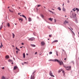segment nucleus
<instances>
[{
  "instance_id": "37998d69",
  "label": "nucleus",
  "mask_w": 79,
  "mask_h": 79,
  "mask_svg": "<svg viewBox=\"0 0 79 79\" xmlns=\"http://www.w3.org/2000/svg\"><path fill=\"white\" fill-rule=\"evenodd\" d=\"M22 47H23V46L21 47H20V48H22Z\"/></svg>"
},
{
  "instance_id": "c756f323",
  "label": "nucleus",
  "mask_w": 79,
  "mask_h": 79,
  "mask_svg": "<svg viewBox=\"0 0 79 79\" xmlns=\"http://www.w3.org/2000/svg\"><path fill=\"white\" fill-rule=\"evenodd\" d=\"M49 54H52V52H49Z\"/></svg>"
},
{
  "instance_id": "ddd939ff",
  "label": "nucleus",
  "mask_w": 79,
  "mask_h": 79,
  "mask_svg": "<svg viewBox=\"0 0 79 79\" xmlns=\"http://www.w3.org/2000/svg\"><path fill=\"white\" fill-rule=\"evenodd\" d=\"M53 19L52 18H50L49 19V20H50V21H53Z\"/></svg>"
},
{
  "instance_id": "a878e982",
  "label": "nucleus",
  "mask_w": 79,
  "mask_h": 79,
  "mask_svg": "<svg viewBox=\"0 0 79 79\" xmlns=\"http://www.w3.org/2000/svg\"><path fill=\"white\" fill-rule=\"evenodd\" d=\"M12 35L13 38H15V34L14 33H12Z\"/></svg>"
},
{
  "instance_id": "69168bd1",
  "label": "nucleus",
  "mask_w": 79,
  "mask_h": 79,
  "mask_svg": "<svg viewBox=\"0 0 79 79\" xmlns=\"http://www.w3.org/2000/svg\"><path fill=\"white\" fill-rule=\"evenodd\" d=\"M72 12H73V11H71V13H72Z\"/></svg>"
},
{
  "instance_id": "49530a36",
  "label": "nucleus",
  "mask_w": 79,
  "mask_h": 79,
  "mask_svg": "<svg viewBox=\"0 0 79 79\" xmlns=\"http://www.w3.org/2000/svg\"><path fill=\"white\" fill-rule=\"evenodd\" d=\"M22 45H24V43H22Z\"/></svg>"
},
{
  "instance_id": "338daca9",
  "label": "nucleus",
  "mask_w": 79,
  "mask_h": 79,
  "mask_svg": "<svg viewBox=\"0 0 79 79\" xmlns=\"http://www.w3.org/2000/svg\"><path fill=\"white\" fill-rule=\"evenodd\" d=\"M44 8H45V7L44 6Z\"/></svg>"
},
{
  "instance_id": "13d9d810",
  "label": "nucleus",
  "mask_w": 79,
  "mask_h": 79,
  "mask_svg": "<svg viewBox=\"0 0 79 79\" xmlns=\"http://www.w3.org/2000/svg\"><path fill=\"white\" fill-rule=\"evenodd\" d=\"M35 72H33V74L34 73H35Z\"/></svg>"
},
{
  "instance_id": "bf43d9fd",
  "label": "nucleus",
  "mask_w": 79,
  "mask_h": 79,
  "mask_svg": "<svg viewBox=\"0 0 79 79\" xmlns=\"http://www.w3.org/2000/svg\"><path fill=\"white\" fill-rule=\"evenodd\" d=\"M20 16H22V15H20Z\"/></svg>"
},
{
  "instance_id": "bb28decb",
  "label": "nucleus",
  "mask_w": 79,
  "mask_h": 79,
  "mask_svg": "<svg viewBox=\"0 0 79 79\" xmlns=\"http://www.w3.org/2000/svg\"><path fill=\"white\" fill-rule=\"evenodd\" d=\"M9 61H10V62H13V60H9Z\"/></svg>"
},
{
  "instance_id": "9b49d317",
  "label": "nucleus",
  "mask_w": 79,
  "mask_h": 79,
  "mask_svg": "<svg viewBox=\"0 0 79 79\" xmlns=\"http://www.w3.org/2000/svg\"><path fill=\"white\" fill-rule=\"evenodd\" d=\"M18 68V67L16 66H15L14 67V70H15L16 69H17Z\"/></svg>"
},
{
  "instance_id": "864d4df0",
  "label": "nucleus",
  "mask_w": 79,
  "mask_h": 79,
  "mask_svg": "<svg viewBox=\"0 0 79 79\" xmlns=\"http://www.w3.org/2000/svg\"><path fill=\"white\" fill-rule=\"evenodd\" d=\"M63 6H64V3H63Z\"/></svg>"
},
{
  "instance_id": "6e6552de",
  "label": "nucleus",
  "mask_w": 79,
  "mask_h": 79,
  "mask_svg": "<svg viewBox=\"0 0 79 79\" xmlns=\"http://www.w3.org/2000/svg\"><path fill=\"white\" fill-rule=\"evenodd\" d=\"M58 42V40H55L53 41V42H52V44H53V43H55V42Z\"/></svg>"
},
{
  "instance_id": "72a5a7b5",
  "label": "nucleus",
  "mask_w": 79,
  "mask_h": 79,
  "mask_svg": "<svg viewBox=\"0 0 79 79\" xmlns=\"http://www.w3.org/2000/svg\"><path fill=\"white\" fill-rule=\"evenodd\" d=\"M56 54L57 55V56H58V52L57 51H56Z\"/></svg>"
},
{
  "instance_id": "7c9ffc66",
  "label": "nucleus",
  "mask_w": 79,
  "mask_h": 79,
  "mask_svg": "<svg viewBox=\"0 0 79 79\" xmlns=\"http://www.w3.org/2000/svg\"><path fill=\"white\" fill-rule=\"evenodd\" d=\"M73 11H76V9H73Z\"/></svg>"
},
{
  "instance_id": "c03bdc74",
  "label": "nucleus",
  "mask_w": 79,
  "mask_h": 79,
  "mask_svg": "<svg viewBox=\"0 0 79 79\" xmlns=\"http://www.w3.org/2000/svg\"><path fill=\"white\" fill-rule=\"evenodd\" d=\"M11 64H14V63L13 62H12L11 63Z\"/></svg>"
},
{
  "instance_id": "c85d7f7f",
  "label": "nucleus",
  "mask_w": 79,
  "mask_h": 79,
  "mask_svg": "<svg viewBox=\"0 0 79 79\" xmlns=\"http://www.w3.org/2000/svg\"><path fill=\"white\" fill-rule=\"evenodd\" d=\"M2 47H3V45H2V43H1V46L0 47L1 48H2Z\"/></svg>"
},
{
  "instance_id": "0eeeda50",
  "label": "nucleus",
  "mask_w": 79,
  "mask_h": 79,
  "mask_svg": "<svg viewBox=\"0 0 79 79\" xmlns=\"http://www.w3.org/2000/svg\"><path fill=\"white\" fill-rule=\"evenodd\" d=\"M41 45L43 46L44 45H45V42H44V41H42L41 42Z\"/></svg>"
},
{
  "instance_id": "39448f33",
  "label": "nucleus",
  "mask_w": 79,
  "mask_h": 79,
  "mask_svg": "<svg viewBox=\"0 0 79 79\" xmlns=\"http://www.w3.org/2000/svg\"><path fill=\"white\" fill-rule=\"evenodd\" d=\"M68 23H69V22H68V21L65 20L64 22V24H68Z\"/></svg>"
},
{
  "instance_id": "412c9836",
  "label": "nucleus",
  "mask_w": 79,
  "mask_h": 79,
  "mask_svg": "<svg viewBox=\"0 0 79 79\" xmlns=\"http://www.w3.org/2000/svg\"><path fill=\"white\" fill-rule=\"evenodd\" d=\"M63 10L64 11H66V10L65 9H64V7H63Z\"/></svg>"
},
{
  "instance_id": "6e6d98bb",
  "label": "nucleus",
  "mask_w": 79,
  "mask_h": 79,
  "mask_svg": "<svg viewBox=\"0 0 79 79\" xmlns=\"http://www.w3.org/2000/svg\"><path fill=\"white\" fill-rule=\"evenodd\" d=\"M8 8H10V6L8 7Z\"/></svg>"
},
{
  "instance_id": "7ed1b4c3",
  "label": "nucleus",
  "mask_w": 79,
  "mask_h": 79,
  "mask_svg": "<svg viewBox=\"0 0 79 79\" xmlns=\"http://www.w3.org/2000/svg\"><path fill=\"white\" fill-rule=\"evenodd\" d=\"M35 40V38H34V37H32L28 39V40L30 41H33V40Z\"/></svg>"
},
{
  "instance_id": "2eb2a0df",
  "label": "nucleus",
  "mask_w": 79,
  "mask_h": 79,
  "mask_svg": "<svg viewBox=\"0 0 79 79\" xmlns=\"http://www.w3.org/2000/svg\"><path fill=\"white\" fill-rule=\"evenodd\" d=\"M6 58L7 59L9 58V56L8 55L6 56Z\"/></svg>"
},
{
  "instance_id": "6ab92c4d",
  "label": "nucleus",
  "mask_w": 79,
  "mask_h": 79,
  "mask_svg": "<svg viewBox=\"0 0 79 79\" xmlns=\"http://www.w3.org/2000/svg\"><path fill=\"white\" fill-rule=\"evenodd\" d=\"M2 27H3V26L1 25L0 27V30H1V29H2Z\"/></svg>"
},
{
  "instance_id": "b1692460",
  "label": "nucleus",
  "mask_w": 79,
  "mask_h": 79,
  "mask_svg": "<svg viewBox=\"0 0 79 79\" xmlns=\"http://www.w3.org/2000/svg\"><path fill=\"white\" fill-rule=\"evenodd\" d=\"M69 29H70V30H71V31L72 32H73V33L74 35H75V34H74V32H73V31H72V30H71V29H70V28H69Z\"/></svg>"
},
{
  "instance_id": "f257e3e1",
  "label": "nucleus",
  "mask_w": 79,
  "mask_h": 79,
  "mask_svg": "<svg viewBox=\"0 0 79 79\" xmlns=\"http://www.w3.org/2000/svg\"><path fill=\"white\" fill-rule=\"evenodd\" d=\"M54 61V62H55H55L57 61V62H58V63H59L60 64V65H62V64L63 65V61H60L57 59H54V60L50 59L49 60V61Z\"/></svg>"
},
{
  "instance_id": "603ef678",
  "label": "nucleus",
  "mask_w": 79,
  "mask_h": 79,
  "mask_svg": "<svg viewBox=\"0 0 79 79\" xmlns=\"http://www.w3.org/2000/svg\"><path fill=\"white\" fill-rule=\"evenodd\" d=\"M20 8H20V7H19V9H20Z\"/></svg>"
},
{
  "instance_id": "a211bd4d",
  "label": "nucleus",
  "mask_w": 79,
  "mask_h": 79,
  "mask_svg": "<svg viewBox=\"0 0 79 79\" xmlns=\"http://www.w3.org/2000/svg\"><path fill=\"white\" fill-rule=\"evenodd\" d=\"M48 11H49V12H50V13H52V14H54V13L53 12V11L49 10H48Z\"/></svg>"
},
{
  "instance_id": "774afa93",
  "label": "nucleus",
  "mask_w": 79,
  "mask_h": 79,
  "mask_svg": "<svg viewBox=\"0 0 79 79\" xmlns=\"http://www.w3.org/2000/svg\"><path fill=\"white\" fill-rule=\"evenodd\" d=\"M65 17H66V15H65Z\"/></svg>"
},
{
  "instance_id": "473e14b6",
  "label": "nucleus",
  "mask_w": 79,
  "mask_h": 79,
  "mask_svg": "<svg viewBox=\"0 0 79 79\" xmlns=\"http://www.w3.org/2000/svg\"><path fill=\"white\" fill-rule=\"evenodd\" d=\"M61 71L59 70L58 72V73H60L61 72Z\"/></svg>"
},
{
  "instance_id": "680f3d73",
  "label": "nucleus",
  "mask_w": 79,
  "mask_h": 79,
  "mask_svg": "<svg viewBox=\"0 0 79 79\" xmlns=\"http://www.w3.org/2000/svg\"><path fill=\"white\" fill-rule=\"evenodd\" d=\"M12 47H14V46H13V45H12Z\"/></svg>"
},
{
  "instance_id": "393cba45",
  "label": "nucleus",
  "mask_w": 79,
  "mask_h": 79,
  "mask_svg": "<svg viewBox=\"0 0 79 79\" xmlns=\"http://www.w3.org/2000/svg\"><path fill=\"white\" fill-rule=\"evenodd\" d=\"M69 29H70V30H71V31L72 32H73V33L74 35H75V34H74V32H73V31H72V30H71V29H70V28H69Z\"/></svg>"
},
{
  "instance_id": "de8ad7c7",
  "label": "nucleus",
  "mask_w": 79,
  "mask_h": 79,
  "mask_svg": "<svg viewBox=\"0 0 79 79\" xmlns=\"http://www.w3.org/2000/svg\"><path fill=\"white\" fill-rule=\"evenodd\" d=\"M72 15H73V16H74V15H73V14H72Z\"/></svg>"
},
{
  "instance_id": "79ce46f5",
  "label": "nucleus",
  "mask_w": 79,
  "mask_h": 79,
  "mask_svg": "<svg viewBox=\"0 0 79 79\" xmlns=\"http://www.w3.org/2000/svg\"><path fill=\"white\" fill-rule=\"evenodd\" d=\"M37 52H35V55H36V54H37Z\"/></svg>"
},
{
  "instance_id": "20e7f679",
  "label": "nucleus",
  "mask_w": 79,
  "mask_h": 79,
  "mask_svg": "<svg viewBox=\"0 0 79 79\" xmlns=\"http://www.w3.org/2000/svg\"><path fill=\"white\" fill-rule=\"evenodd\" d=\"M49 75L50 76H51V77H55V76H54V75H53V73H52V71H50V72H49Z\"/></svg>"
},
{
  "instance_id": "c9c22d12",
  "label": "nucleus",
  "mask_w": 79,
  "mask_h": 79,
  "mask_svg": "<svg viewBox=\"0 0 79 79\" xmlns=\"http://www.w3.org/2000/svg\"><path fill=\"white\" fill-rule=\"evenodd\" d=\"M41 6V5H38L37 6L38 7H40V6Z\"/></svg>"
},
{
  "instance_id": "5701e85b",
  "label": "nucleus",
  "mask_w": 79,
  "mask_h": 79,
  "mask_svg": "<svg viewBox=\"0 0 79 79\" xmlns=\"http://www.w3.org/2000/svg\"><path fill=\"white\" fill-rule=\"evenodd\" d=\"M9 11H10V12H11L12 13H13V10H11L10 9L9 10Z\"/></svg>"
},
{
  "instance_id": "09e8293b",
  "label": "nucleus",
  "mask_w": 79,
  "mask_h": 79,
  "mask_svg": "<svg viewBox=\"0 0 79 79\" xmlns=\"http://www.w3.org/2000/svg\"><path fill=\"white\" fill-rule=\"evenodd\" d=\"M62 50H63V52H65V51H64V50L62 49Z\"/></svg>"
},
{
  "instance_id": "f704fd0d",
  "label": "nucleus",
  "mask_w": 79,
  "mask_h": 79,
  "mask_svg": "<svg viewBox=\"0 0 79 79\" xmlns=\"http://www.w3.org/2000/svg\"><path fill=\"white\" fill-rule=\"evenodd\" d=\"M49 37H52V35H49Z\"/></svg>"
},
{
  "instance_id": "ea45409f",
  "label": "nucleus",
  "mask_w": 79,
  "mask_h": 79,
  "mask_svg": "<svg viewBox=\"0 0 79 79\" xmlns=\"http://www.w3.org/2000/svg\"><path fill=\"white\" fill-rule=\"evenodd\" d=\"M24 63H26L27 64H28V62H24Z\"/></svg>"
},
{
  "instance_id": "aec40b11",
  "label": "nucleus",
  "mask_w": 79,
  "mask_h": 79,
  "mask_svg": "<svg viewBox=\"0 0 79 79\" xmlns=\"http://www.w3.org/2000/svg\"><path fill=\"white\" fill-rule=\"evenodd\" d=\"M7 25L8 27H10V23H7Z\"/></svg>"
},
{
  "instance_id": "e433bc0d",
  "label": "nucleus",
  "mask_w": 79,
  "mask_h": 79,
  "mask_svg": "<svg viewBox=\"0 0 79 79\" xmlns=\"http://www.w3.org/2000/svg\"><path fill=\"white\" fill-rule=\"evenodd\" d=\"M62 73H63V74H65V73H64V71H62Z\"/></svg>"
},
{
  "instance_id": "2f4dec72",
  "label": "nucleus",
  "mask_w": 79,
  "mask_h": 79,
  "mask_svg": "<svg viewBox=\"0 0 79 79\" xmlns=\"http://www.w3.org/2000/svg\"><path fill=\"white\" fill-rule=\"evenodd\" d=\"M76 10H77V11H79V9L77 8H76Z\"/></svg>"
},
{
  "instance_id": "9d476101",
  "label": "nucleus",
  "mask_w": 79,
  "mask_h": 79,
  "mask_svg": "<svg viewBox=\"0 0 79 79\" xmlns=\"http://www.w3.org/2000/svg\"><path fill=\"white\" fill-rule=\"evenodd\" d=\"M31 46L32 47H35V45L34 44H31Z\"/></svg>"
},
{
  "instance_id": "f3484780",
  "label": "nucleus",
  "mask_w": 79,
  "mask_h": 79,
  "mask_svg": "<svg viewBox=\"0 0 79 79\" xmlns=\"http://www.w3.org/2000/svg\"><path fill=\"white\" fill-rule=\"evenodd\" d=\"M57 9L58 10H59V11H61V8H60V7H58Z\"/></svg>"
},
{
  "instance_id": "4be33fe9",
  "label": "nucleus",
  "mask_w": 79,
  "mask_h": 79,
  "mask_svg": "<svg viewBox=\"0 0 79 79\" xmlns=\"http://www.w3.org/2000/svg\"><path fill=\"white\" fill-rule=\"evenodd\" d=\"M41 16L42 17V18H44V16L42 14L41 15Z\"/></svg>"
},
{
  "instance_id": "cd10ccee",
  "label": "nucleus",
  "mask_w": 79,
  "mask_h": 79,
  "mask_svg": "<svg viewBox=\"0 0 79 79\" xmlns=\"http://www.w3.org/2000/svg\"><path fill=\"white\" fill-rule=\"evenodd\" d=\"M16 50H18L19 51V49H18L17 47H16Z\"/></svg>"
},
{
  "instance_id": "58836bf2",
  "label": "nucleus",
  "mask_w": 79,
  "mask_h": 79,
  "mask_svg": "<svg viewBox=\"0 0 79 79\" xmlns=\"http://www.w3.org/2000/svg\"><path fill=\"white\" fill-rule=\"evenodd\" d=\"M16 52L17 54L18 53V51H16Z\"/></svg>"
},
{
  "instance_id": "8fccbe9b",
  "label": "nucleus",
  "mask_w": 79,
  "mask_h": 79,
  "mask_svg": "<svg viewBox=\"0 0 79 79\" xmlns=\"http://www.w3.org/2000/svg\"><path fill=\"white\" fill-rule=\"evenodd\" d=\"M66 60V58H65L64 59V60Z\"/></svg>"
},
{
  "instance_id": "a19ab883",
  "label": "nucleus",
  "mask_w": 79,
  "mask_h": 79,
  "mask_svg": "<svg viewBox=\"0 0 79 79\" xmlns=\"http://www.w3.org/2000/svg\"><path fill=\"white\" fill-rule=\"evenodd\" d=\"M5 69V68H4V67H3L2 68V69Z\"/></svg>"
},
{
  "instance_id": "4468645a",
  "label": "nucleus",
  "mask_w": 79,
  "mask_h": 79,
  "mask_svg": "<svg viewBox=\"0 0 79 79\" xmlns=\"http://www.w3.org/2000/svg\"><path fill=\"white\" fill-rule=\"evenodd\" d=\"M26 56V55H25V53H24L23 54V58H25Z\"/></svg>"
},
{
  "instance_id": "423d86ee",
  "label": "nucleus",
  "mask_w": 79,
  "mask_h": 79,
  "mask_svg": "<svg viewBox=\"0 0 79 79\" xmlns=\"http://www.w3.org/2000/svg\"><path fill=\"white\" fill-rule=\"evenodd\" d=\"M35 79V77H34V75L32 76V75H31V79Z\"/></svg>"
},
{
  "instance_id": "4d7b16f0",
  "label": "nucleus",
  "mask_w": 79,
  "mask_h": 79,
  "mask_svg": "<svg viewBox=\"0 0 79 79\" xmlns=\"http://www.w3.org/2000/svg\"><path fill=\"white\" fill-rule=\"evenodd\" d=\"M12 6H15V5H12Z\"/></svg>"
},
{
  "instance_id": "e2e57ef3",
  "label": "nucleus",
  "mask_w": 79,
  "mask_h": 79,
  "mask_svg": "<svg viewBox=\"0 0 79 79\" xmlns=\"http://www.w3.org/2000/svg\"><path fill=\"white\" fill-rule=\"evenodd\" d=\"M27 55H28V54L27 53Z\"/></svg>"
},
{
  "instance_id": "a18cd8bd",
  "label": "nucleus",
  "mask_w": 79,
  "mask_h": 79,
  "mask_svg": "<svg viewBox=\"0 0 79 79\" xmlns=\"http://www.w3.org/2000/svg\"><path fill=\"white\" fill-rule=\"evenodd\" d=\"M20 14H21V13H18V15H20Z\"/></svg>"
},
{
  "instance_id": "0e129e2a",
  "label": "nucleus",
  "mask_w": 79,
  "mask_h": 79,
  "mask_svg": "<svg viewBox=\"0 0 79 79\" xmlns=\"http://www.w3.org/2000/svg\"><path fill=\"white\" fill-rule=\"evenodd\" d=\"M76 14H75V16H76Z\"/></svg>"
},
{
  "instance_id": "f8f14e48",
  "label": "nucleus",
  "mask_w": 79,
  "mask_h": 79,
  "mask_svg": "<svg viewBox=\"0 0 79 79\" xmlns=\"http://www.w3.org/2000/svg\"><path fill=\"white\" fill-rule=\"evenodd\" d=\"M22 16L23 18H25L26 20H27V19L26 18V16H24V15H22Z\"/></svg>"
},
{
  "instance_id": "dca6fc26",
  "label": "nucleus",
  "mask_w": 79,
  "mask_h": 79,
  "mask_svg": "<svg viewBox=\"0 0 79 79\" xmlns=\"http://www.w3.org/2000/svg\"><path fill=\"white\" fill-rule=\"evenodd\" d=\"M28 20L29 21H32V19H31V18H29Z\"/></svg>"
},
{
  "instance_id": "4c0bfd02",
  "label": "nucleus",
  "mask_w": 79,
  "mask_h": 79,
  "mask_svg": "<svg viewBox=\"0 0 79 79\" xmlns=\"http://www.w3.org/2000/svg\"><path fill=\"white\" fill-rule=\"evenodd\" d=\"M54 22L55 23H56V19H54Z\"/></svg>"
},
{
  "instance_id": "5fc2aeb1",
  "label": "nucleus",
  "mask_w": 79,
  "mask_h": 79,
  "mask_svg": "<svg viewBox=\"0 0 79 79\" xmlns=\"http://www.w3.org/2000/svg\"><path fill=\"white\" fill-rule=\"evenodd\" d=\"M68 3H69V0L68 1Z\"/></svg>"
},
{
  "instance_id": "f03ea898",
  "label": "nucleus",
  "mask_w": 79,
  "mask_h": 79,
  "mask_svg": "<svg viewBox=\"0 0 79 79\" xmlns=\"http://www.w3.org/2000/svg\"><path fill=\"white\" fill-rule=\"evenodd\" d=\"M63 66L64 68H65L66 70H67V71H69V70H71V66H67L66 67L65 66V65H63Z\"/></svg>"
},
{
  "instance_id": "1a4fd4ad",
  "label": "nucleus",
  "mask_w": 79,
  "mask_h": 79,
  "mask_svg": "<svg viewBox=\"0 0 79 79\" xmlns=\"http://www.w3.org/2000/svg\"><path fill=\"white\" fill-rule=\"evenodd\" d=\"M19 21H20V22H21H21H22V21H23V19L21 18L19 19Z\"/></svg>"
},
{
  "instance_id": "3c124183",
  "label": "nucleus",
  "mask_w": 79,
  "mask_h": 79,
  "mask_svg": "<svg viewBox=\"0 0 79 79\" xmlns=\"http://www.w3.org/2000/svg\"><path fill=\"white\" fill-rule=\"evenodd\" d=\"M52 10H54V9H52Z\"/></svg>"
},
{
  "instance_id": "052dcab7",
  "label": "nucleus",
  "mask_w": 79,
  "mask_h": 79,
  "mask_svg": "<svg viewBox=\"0 0 79 79\" xmlns=\"http://www.w3.org/2000/svg\"><path fill=\"white\" fill-rule=\"evenodd\" d=\"M48 40H50V39H48Z\"/></svg>"
}]
</instances>
